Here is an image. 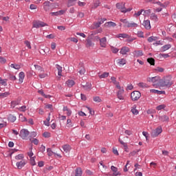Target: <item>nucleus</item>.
<instances>
[{"mask_svg": "<svg viewBox=\"0 0 176 176\" xmlns=\"http://www.w3.org/2000/svg\"><path fill=\"white\" fill-rule=\"evenodd\" d=\"M174 82L170 76H166L163 78H161L160 81V87H171Z\"/></svg>", "mask_w": 176, "mask_h": 176, "instance_id": "1", "label": "nucleus"}, {"mask_svg": "<svg viewBox=\"0 0 176 176\" xmlns=\"http://www.w3.org/2000/svg\"><path fill=\"white\" fill-rule=\"evenodd\" d=\"M160 80L161 78L160 76H155V77H149L147 78V82H151L152 83H157L153 84L154 87H160Z\"/></svg>", "mask_w": 176, "mask_h": 176, "instance_id": "2", "label": "nucleus"}, {"mask_svg": "<svg viewBox=\"0 0 176 176\" xmlns=\"http://www.w3.org/2000/svg\"><path fill=\"white\" fill-rule=\"evenodd\" d=\"M124 5V3H116V6L117 9L122 12V13H127V12H131V10H133V8L126 9Z\"/></svg>", "mask_w": 176, "mask_h": 176, "instance_id": "3", "label": "nucleus"}, {"mask_svg": "<svg viewBox=\"0 0 176 176\" xmlns=\"http://www.w3.org/2000/svg\"><path fill=\"white\" fill-rule=\"evenodd\" d=\"M141 98V93L138 91H134L131 94V98L133 101H138Z\"/></svg>", "mask_w": 176, "mask_h": 176, "instance_id": "4", "label": "nucleus"}, {"mask_svg": "<svg viewBox=\"0 0 176 176\" xmlns=\"http://www.w3.org/2000/svg\"><path fill=\"white\" fill-rule=\"evenodd\" d=\"M162 131H163V129H162V127L159 126L155 130L152 131L151 137H153V138H156V137H157L159 134H162Z\"/></svg>", "mask_w": 176, "mask_h": 176, "instance_id": "5", "label": "nucleus"}, {"mask_svg": "<svg viewBox=\"0 0 176 176\" xmlns=\"http://www.w3.org/2000/svg\"><path fill=\"white\" fill-rule=\"evenodd\" d=\"M19 135L23 140H27V138H28V135H30V131L27 129H22L20 131Z\"/></svg>", "mask_w": 176, "mask_h": 176, "instance_id": "6", "label": "nucleus"}, {"mask_svg": "<svg viewBox=\"0 0 176 176\" xmlns=\"http://www.w3.org/2000/svg\"><path fill=\"white\" fill-rule=\"evenodd\" d=\"M47 24L45 23V22L43 21H34L33 22V28H41L42 27H46Z\"/></svg>", "mask_w": 176, "mask_h": 176, "instance_id": "7", "label": "nucleus"}, {"mask_svg": "<svg viewBox=\"0 0 176 176\" xmlns=\"http://www.w3.org/2000/svg\"><path fill=\"white\" fill-rule=\"evenodd\" d=\"M119 90L117 92V97L119 100H124V96L123 94H124V89L122 88L120 85V88H118Z\"/></svg>", "mask_w": 176, "mask_h": 176, "instance_id": "8", "label": "nucleus"}, {"mask_svg": "<svg viewBox=\"0 0 176 176\" xmlns=\"http://www.w3.org/2000/svg\"><path fill=\"white\" fill-rule=\"evenodd\" d=\"M43 9L45 12H50V10H53L52 8V3L50 1H45L43 3Z\"/></svg>", "mask_w": 176, "mask_h": 176, "instance_id": "9", "label": "nucleus"}, {"mask_svg": "<svg viewBox=\"0 0 176 176\" xmlns=\"http://www.w3.org/2000/svg\"><path fill=\"white\" fill-rule=\"evenodd\" d=\"M27 164V161L25 160H22L20 162L16 163V166L19 170H21L24 166Z\"/></svg>", "mask_w": 176, "mask_h": 176, "instance_id": "10", "label": "nucleus"}, {"mask_svg": "<svg viewBox=\"0 0 176 176\" xmlns=\"http://www.w3.org/2000/svg\"><path fill=\"white\" fill-rule=\"evenodd\" d=\"M98 41H100V45L101 47H107V37H103L100 38V37H96Z\"/></svg>", "mask_w": 176, "mask_h": 176, "instance_id": "11", "label": "nucleus"}, {"mask_svg": "<svg viewBox=\"0 0 176 176\" xmlns=\"http://www.w3.org/2000/svg\"><path fill=\"white\" fill-rule=\"evenodd\" d=\"M142 25L146 28V30H151V21L149 20H144Z\"/></svg>", "mask_w": 176, "mask_h": 176, "instance_id": "12", "label": "nucleus"}, {"mask_svg": "<svg viewBox=\"0 0 176 176\" xmlns=\"http://www.w3.org/2000/svg\"><path fill=\"white\" fill-rule=\"evenodd\" d=\"M65 12H66L65 10H60L56 12H51L50 14L51 16H63V14H64Z\"/></svg>", "mask_w": 176, "mask_h": 176, "instance_id": "13", "label": "nucleus"}, {"mask_svg": "<svg viewBox=\"0 0 176 176\" xmlns=\"http://www.w3.org/2000/svg\"><path fill=\"white\" fill-rule=\"evenodd\" d=\"M24 78H25V74L23 72H21L19 74V83L21 84L24 82Z\"/></svg>", "mask_w": 176, "mask_h": 176, "instance_id": "14", "label": "nucleus"}, {"mask_svg": "<svg viewBox=\"0 0 176 176\" xmlns=\"http://www.w3.org/2000/svg\"><path fill=\"white\" fill-rule=\"evenodd\" d=\"M130 52V48L129 47H122L120 52V54H127V53Z\"/></svg>", "mask_w": 176, "mask_h": 176, "instance_id": "15", "label": "nucleus"}, {"mask_svg": "<svg viewBox=\"0 0 176 176\" xmlns=\"http://www.w3.org/2000/svg\"><path fill=\"white\" fill-rule=\"evenodd\" d=\"M111 171H113V175L112 176H118V175H120V173L118 171V168H116L114 166H111Z\"/></svg>", "mask_w": 176, "mask_h": 176, "instance_id": "16", "label": "nucleus"}, {"mask_svg": "<svg viewBox=\"0 0 176 176\" xmlns=\"http://www.w3.org/2000/svg\"><path fill=\"white\" fill-rule=\"evenodd\" d=\"M133 54L134 57H141L142 56H144V52L142 50H138V51H134L133 52Z\"/></svg>", "mask_w": 176, "mask_h": 176, "instance_id": "17", "label": "nucleus"}, {"mask_svg": "<svg viewBox=\"0 0 176 176\" xmlns=\"http://www.w3.org/2000/svg\"><path fill=\"white\" fill-rule=\"evenodd\" d=\"M63 111V112H66L67 116H71V115H72V111H71L68 107H64Z\"/></svg>", "mask_w": 176, "mask_h": 176, "instance_id": "18", "label": "nucleus"}, {"mask_svg": "<svg viewBox=\"0 0 176 176\" xmlns=\"http://www.w3.org/2000/svg\"><path fill=\"white\" fill-rule=\"evenodd\" d=\"M111 80L113 85L116 87L117 89H120V85L119 84V82L116 81V78L115 77H111Z\"/></svg>", "mask_w": 176, "mask_h": 176, "instance_id": "19", "label": "nucleus"}, {"mask_svg": "<svg viewBox=\"0 0 176 176\" xmlns=\"http://www.w3.org/2000/svg\"><path fill=\"white\" fill-rule=\"evenodd\" d=\"M118 141L121 144V145H123L125 152H129V147L127 146V143L123 142V140L120 139H119Z\"/></svg>", "mask_w": 176, "mask_h": 176, "instance_id": "20", "label": "nucleus"}, {"mask_svg": "<svg viewBox=\"0 0 176 176\" xmlns=\"http://www.w3.org/2000/svg\"><path fill=\"white\" fill-rule=\"evenodd\" d=\"M168 116L164 115V116H159V120L160 122H168Z\"/></svg>", "mask_w": 176, "mask_h": 176, "instance_id": "21", "label": "nucleus"}, {"mask_svg": "<svg viewBox=\"0 0 176 176\" xmlns=\"http://www.w3.org/2000/svg\"><path fill=\"white\" fill-rule=\"evenodd\" d=\"M131 112H132L133 115H138V113H140V112L137 109V105H133L131 107Z\"/></svg>", "mask_w": 176, "mask_h": 176, "instance_id": "22", "label": "nucleus"}, {"mask_svg": "<svg viewBox=\"0 0 176 176\" xmlns=\"http://www.w3.org/2000/svg\"><path fill=\"white\" fill-rule=\"evenodd\" d=\"M137 27H138V23H136L135 22H133V21H131L128 24L127 28H137Z\"/></svg>", "mask_w": 176, "mask_h": 176, "instance_id": "23", "label": "nucleus"}, {"mask_svg": "<svg viewBox=\"0 0 176 176\" xmlns=\"http://www.w3.org/2000/svg\"><path fill=\"white\" fill-rule=\"evenodd\" d=\"M65 85H67L68 87H72V86L75 85V81L73 80H68L66 81Z\"/></svg>", "mask_w": 176, "mask_h": 176, "instance_id": "24", "label": "nucleus"}, {"mask_svg": "<svg viewBox=\"0 0 176 176\" xmlns=\"http://www.w3.org/2000/svg\"><path fill=\"white\" fill-rule=\"evenodd\" d=\"M138 86L141 89H148V87H149V86L145 82H139Z\"/></svg>", "mask_w": 176, "mask_h": 176, "instance_id": "25", "label": "nucleus"}, {"mask_svg": "<svg viewBox=\"0 0 176 176\" xmlns=\"http://www.w3.org/2000/svg\"><path fill=\"white\" fill-rule=\"evenodd\" d=\"M168 49H171L170 44H166L161 47L162 52H166Z\"/></svg>", "mask_w": 176, "mask_h": 176, "instance_id": "26", "label": "nucleus"}, {"mask_svg": "<svg viewBox=\"0 0 176 176\" xmlns=\"http://www.w3.org/2000/svg\"><path fill=\"white\" fill-rule=\"evenodd\" d=\"M151 93H154V94H165L166 91H159L156 89H151Z\"/></svg>", "mask_w": 176, "mask_h": 176, "instance_id": "27", "label": "nucleus"}, {"mask_svg": "<svg viewBox=\"0 0 176 176\" xmlns=\"http://www.w3.org/2000/svg\"><path fill=\"white\" fill-rule=\"evenodd\" d=\"M56 69L58 70V76H62L63 74V67L60 65H56Z\"/></svg>", "mask_w": 176, "mask_h": 176, "instance_id": "28", "label": "nucleus"}, {"mask_svg": "<svg viewBox=\"0 0 176 176\" xmlns=\"http://www.w3.org/2000/svg\"><path fill=\"white\" fill-rule=\"evenodd\" d=\"M100 79H105V78H108L109 76V72H104L102 74L98 75Z\"/></svg>", "mask_w": 176, "mask_h": 176, "instance_id": "29", "label": "nucleus"}, {"mask_svg": "<svg viewBox=\"0 0 176 176\" xmlns=\"http://www.w3.org/2000/svg\"><path fill=\"white\" fill-rule=\"evenodd\" d=\"M126 61L124 58H121L118 60V64H119L120 67H122L126 64Z\"/></svg>", "mask_w": 176, "mask_h": 176, "instance_id": "30", "label": "nucleus"}, {"mask_svg": "<svg viewBox=\"0 0 176 176\" xmlns=\"http://www.w3.org/2000/svg\"><path fill=\"white\" fill-rule=\"evenodd\" d=\"M63 149L64 152H65L66 153H68V152L71 151V146L68 144H65L63 146Z\"/></svg>", "mask_w": 176, "mask_h": 176, "instance_id": "31", "label": "nucleus"}, {"mask_svg": "<svg viewBox=\"0 0 176 176\" xmlns=\"http://www.w3.org/2000/svg\"><path fill=\"white\" fill-rule=\"evenodd\" d=\"M120 21H121V23H123L124 27H126V28H127V27H129V23H130V21H129V20H127L126 19H120Z\"/></svg>", "mask_w": 176, "mask_h": 176, "instance_id": "32", "label": "nucleus"}, {"mask_svg": "<svg viewBox=\"0 0 176 176\" xmlns=\"http://www.w3.org/2000/svg\"><path fill=\"white\" fill-rule=\"evenodd\" d=\"M151 20H153V21H158L159 19L157 18V15L155 13H152L150 16Z\"/></svg>", "mask_w": 176, "mask_h": 176, "instance_id": "33", "label": "nucleus"}, {"mask_svg": "<svg viewBox=\"0 0 176 176\" xmlns=\"http://www.w3.org/2000/svg\"><path fill=\"white\" fill-rule=\"evenodd\" d=\"M35 159H36V156H34L30 158L31 166H36V162H35Z\"/></svg>", "mask_w": 176, "mask_h": 176, "instance_id": "34", "label": "nucleus"}, {"mask_svg": "<svg viewBox=\"0 0 176 176\" xmlns=\"http://www.w3.org/2000/svg\"><path fill=\"white\" fill-rule=\"evenodd\" d=\"M84 90H87V91L91 90V84L87 83L85 85L82 86Z\"/></svg>", "mask_w": 176, "mask_h": 176, "instance_id": "35", "label": "nucleus"}, {"mask_svg": "<svg viewBox=\"0 0 176 176\" xmlns=\"http://www.w3.org/2000/svg\"><path fill=\"white\" fill-rule=\"evenodd\" d=\"M82 174H83V173L82 172V168H77L76 170L75 176H82Z\"/></svg>", "mask_w": 176, "mask_h": 176, "instance_id": "36", "label": "nucleus"}, {"mask_svg": "<svg viewBox=\"0 0 176 176\" xmlns=\"http://www.w3.org/2000/svg\"><path fill=\"white\" fill-rule=\"evenodd\" d=\"M117 38H123L124 39H126V38H129V35L127 34H125V33L119 34L117 36Z\"/></svg>", "mask_w": 176, "mask_h": 176, "instance_id": "37", "label": "nucleus"}, {"mask_svg": "<svg viewBox=\"0 0 176 176\" xmlns=\"http://www.w3.org/2000/svg\"><path fill=\"white\" fill-rule=\"evenodd\" d=\"M100 4L101 2L100 1V0H96L92 8L94 9H97V8H98V6H100Z\"/></svg>", "mask_w": 176, "mask_h": 176, "instance_id": "38", "label": "nucleus"}, {"mask_svg": "<svg viewBox=\"0 0 176 176\" xmlns=\"http://www.w3.org/2000/svg\"><path fill=\"white\" fill-rule=\"evenodd\" d=\"M16 116L10 114L9 116H8V120L9 122H11L12 123H13L14 122H16Z\"/></svg>", "mask_w": 176, "mask_h": 176, "instance_id": "39", "label": "nucleus"}, {"mask_svg": "<svg viewBox=\"0 0 176 176\" xmlns=\"http://www.w3.org/2000/svg\"><path fill=\"white\" fill-rule=\"evenodd\" d=\"M94 102H102V99L100 96H94L93 98Z\"/></svg>", "mask_w": 176, "mask_h": 176, "instance_id": "40", "label": "nucleus"}, {"mask_svg": "<svg viewBox=\"0 0 176 176\" xmlns=\"http://www.w3.org/2000/svg\"><path fill=\"white\" fill-rule=\"evenodd\" d=\"M38 93H39V94H41L43 97H45V98H50V96L49 95L45 94V92H43V90L42 89L38 90Z\"/></svg>", "mask_w": 176, "mask_h": 176, "instance_id": "41", "label": "nucleus"}, {"mask_svg": "<svg viewBox=\"0 0 176 176\" xmlns=\"http://www.w3.org/2000/svg\"><path fill=\"white\" fill-rule=\"evenodd\" d=\"M35 69H36L38 72H44L45 70H43V68L42 67L38 65H34Z\"/></svg>", "mask_w": 176, "mask_h": 176, "instance_id": "42", "label": "nucleus"}, {"mask_svg": "<svg viewBox=\"0 0 176 176\" xmlns=\"http://www.w3.org/2000/svg\"><path fill=\"white\" fill-rule=\"evenodd\" d=\"M10 67L14 68V69H20V68H21V66L17 64H11Z\"/></svg>", "mask_w": 176, "mask_h": 176, "instance_id": "43", "label": "nucleus"}, {"mask_svg": "<svg viewBox=\"0 0 176 176\" xmlns=\"http://www.w3.org/2000/svg\"><path fill=\"white\" fill-rule=\"evenodd\" d=\"M76 1H78V0H69V1L67 3L68 8H69L71 6H74V5H75V2H76Z\"/></svg>", "mask_w": 176, "mask_h": 176, "instance_id": "44", "label": "nucleus"}, {"mask_svg": "<svg viewBox=\"0 0 176 176\" xmlns=\"http://www.w3.org/2000/svg\"><path fill=\"white\" fill-rule=\"evenodd\" d=\"M105 25H107V27H116V23H115V22H107L105 23Z\"/></svg>", "mask_w": 176, "mask_h": 176, "instance_id": "45", "label": "nucleus"}, {"mask_svg": "<svg viewBox=\"0 0 176 176\" xmlns=\"http://www.w3.org/2000/svg\"><path fill=\"white\" fill-rule=\"evenodd\" d=\"M147 62L151 65H155V59L153 58H148Z\"/></svg>", "mask_w": 176, "mask_h": 176, "instance_id": "46", "label": "nucleus"}, {"mask_svg": "<svg viewBox=\"0 0 176 176\" xmlns=\"http://www.w3.org/2000/svg\"><path fill=\"white\" fill-rule=\"evenodd\" d=\"M147 41L149 43H152L154 41H157V37H156V36H150V37L148 38Z\"/></svg>", "mask_w": 176, "mask_h": 176, "instance_id": "47", "label": "nucleus"}, {"mask_svg": "<svg viewBox=\"0 0 176 176\" xmlns=\"http://www.w3.org/2000/svg\"><path fill=\"white\" fill-rule=\"evenodd\" d=\"M16 160H23L24 159V155L23 154H19L15 156Z\"/></svg>", "mask_w": 176, "mask_h": 176, "instance_id": "48", "label": "nucleus"}, {"mask_svg": "<svg viewBox=\"0 0 176 176\" xmlns=\"http://www.w3.org/2000/svg\"><path fill=\"white\" fill-rule=\"evenodd\" d=\"M142 13H144V10H140V11H138V12L134 14V16L138 17V16H141V14H143Z\"/></svg>", "mask_w": 176, "mask_h": 176, "instance_id": "49", "label": "nucleus"}, {"mask_svg": "<svg viewBox=\"0 0 176 176\" xmlns=\"http://www.w3.org/2000/svg\"><path fill=\"white\" fill-rule=\"evenodd\" d=\"M19 120L21 122H27V118L25 117H24V116L23 114H20L19 115Z\"/></svg>", "mask_w": 176, "mask_h": 176, "instance_id": "50", "label": "nucleus"}, {"mask_svg": "<svg viewBox=\"0 0 176 176\" xmlns=\"http://www.w3.org/2000/svg\"><path fill=\"white\" fill-rule=\"evenodd\" d=\"M166 108V104H161L156 107L157 111H162V109H164Z\"/></svg>", "mask_w": 176, "mask_h": 176, "instance_id": "51", "label": "nucleus"}, {"mask_svg": "<svg viewBox=\"0 0 176 176\" xmlns=\"http://www.w3.org/2000/svg\"><path fill=\"white\" fill-rule=\"evenodd\" d=\"M28 155L29 156L30 158L34 157V153L32 152V147L30 148V151L28 152Z\"/></svg>", "mask_w": 176, "mask_h": 176, "instance_id": "52", "label": "nucleus"}, {"mask_svg": "<svg viewBox=\"0 0 176 176\" xmlns=\"http://www.w3.org/2000/svg\"><path fill=\"white\" fill-rule=\"evenodd\" d=\"M24 43L25 45V46L28 47V49H31L32 47H31V43L28 41H24Z\"/></svg>", "mask_w": 176, "mask_h": 176, "instance_id": "53", "label": "nucleus"}, {"mask_svg": "<svg viewBox=\"0 0 176 176\" xmlns=\"http://www.w3.org/2000/svg\"><path fill=\"white\" fill-rule=\"evenodd\" d=\"M19 111L21 112H25L27 111V106H22L19 108Z\"/></svg>", "mask_w": 176, "mask_h": 176, "instance_id": "54", "label": "nucleus"}, {"mask_svg": "<svg viewBox=\"0 0 176 176\" xmlns=\"http://www.w3.org/2000/svg\"><path fill=\"white\" fill-rule=\"evenodd\" d=\"M80 75H85V73L86 72V70L85 69V67L80 68V70L78 71Z\"/></svg>", "mask_w": 176, "mask_h": 176, "instance_id": "55", "label": "nucleus"}, {"mask_svg": "<svg viewBox=\"0 0 176 176\" xmlns=\"http://www.w3.org/2000/svg\"><path fill=\"white\" fill-rule=\"evenodd\" d=\"M0 85H2L3 86H8V83L6 82V80H2L0 78Z\"/></svg>", "mask_w": 176, "mask_h": 176, "instance_id": "56", "label": "nucleus"}, {"mask_svg": "<svg viewBox=\"0 0 176 176\" xmlns=\"http://www.w3.org/2000/svg\"><path fill=\"white\" fill-rule=\"evenodd\" d=\"M67 127H74V124L71 122V119L67 120Z\"/></svg>", "mask_w": 176, "mask_h": 176, "instance_id": "57", "label": "nucleus"}, {"mask_svg": "<svg viewBox=\"0 0 176 176\" xmlns=\"http://www.w3.org/2000/svg\"><path fill=\"white\" fill-rule=\"evenodd\" d=\"M51 6L53 9H57L58 8V3H51Z\"/></svg>", "mask_w": 176, "mask_h": 176, "instance_id": "58", "label": "nucleus"}, {"mask_svg": "<svg viewBox=\"0 0 176 176\" xmlns=\"http://www.w3.org/2000/svg\"><path fill=\"white\" fill-rule=\"evenodd\" d=\"M10 93L9 92H5L3 94H0L1 97L5 98V97H8V96H10Z\"/></svg>", "mask_w": 176, "mask_h": 176, "instance_id": "59", "label": "nucleus"}, {"mask_svg": "<svg viewBox=\"0 0 176 176\" xmlns=\"http://www.w3.org/2000/svg\"><path fill=\"white\" fill-rule=\"evenodd\" d=\"M31 142L34 144V145H38V144H39V140H38V139L36 138H34L32 140H31Z\"/></svg>", "mask_w": 176, "mask_h": 176, "instance_id": "60", "label": "nucleus"}, {"mask_svg": "<svg viewBox=\"0 0 176 176\" xmlns=\"http://www.w3.org/2000/svg\"><path fill=\"white\" fill-rule=\"evenodd\" d=\"M47 152L48 156H52L53 155V151H52V148H47Z\"/></svg>", "mask_w": 176, "mask_h": 176, "instance_id": "61", "label": "nucleus"}, {"mask_svg": "<svg viewBox=\"0 0 176 176\" xmlns=\"http://www.w3.org/2000/svg\"><path fill=\"white\" fill-rule=\"evenodd\" d=\"M38 76L39 78H41V79H43V78H46V76H47V74H45V73L40 74Z\"/></svg>", "mask_w": 176, "mask_h": 176, "instance_id": "62", "label": "nucleus"}, {"mask_svg": "<svg viewBox=\"0 0 176 176\" xmlns=\"http://www.w3.org/2000/svg\"><path fill=\"white\" fill-rule=\"evenodd\" d=\"M0 63L1 64H5V63H6V59L2 56H0Z\"/></svg>", "mask_w": 176, "mask_h": 176, "instance_id": "63", "label": "nucleus"}, {"mask_svg": "<svg viewBox=\"0 0 176 176\" xmlns=\"http://www.w3.org/2000/svg\"><path fill=\"white\" fill-rule=\"evenodd\" d=\"M124 133L126 135H131L133 134V132L130 130H125Z\"/></svg>", "mask_w": 176, "mask_h": 176, "instance_id": "64", "label": "nucleus"}]
</instances>
